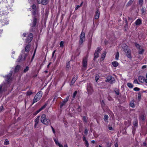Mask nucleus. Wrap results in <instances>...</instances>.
<instances>
[{
	"label": "nucleus",
	"mask_w": 147,
	"mask_h": 147,
	"mask_svg": "<svg viewBox=\"0 0 147 147\" xmlns=\"http://www.w3.org/2000/svg\"><path fill=\"white\" fill-rule=\"evenodd\" d=\"M130 106L132 108H134L135 107L134 102L133 101H131L130 103Z\"/></svg>",
	"instance_id": "nucleus-28"
},
{
	"label": "nucleus",
	"mask_w": 147,
	"mask_h": 147,
	"mask_svg": "<svg viewBox=\"0 0 147 147\" xmlns=\"http://www.w3.org/2000/svg\"><path fill=\"white\" fill-rule=\"evenodd\" d=\"M119 53L118 52H117L116 54L115 55V59L116 60H118L119 59Z\"/></svg>",
	"instance_id": "nucleus-25"
},
{
	"label": "nucleus",
	"mask_w": 147,
	"mask_h": 147,
	"mask_svg": "<svg viewBox=\"0 0 147 147\" xmlns=\"http://www.w3.org/2000/svg\"><path fill=\"white\" fill-rule=\"evenodd\" d=\"M127 86L130 88H132L133 87V85L131 83H127Z\"/></svg>",
	"instance_id": "nucleus-27"
},
{
	"label": "nucleus",
	"mask_w": 147,
	"mask_h": 147,
	"mask_svg": "<svg viewBox=\"0 0 147 147\" xmlns=\"http://www.w3.org/2000/svg\"><path fill=\"white\" fill-rule=\"evenodd\" d=\"M88 58V56H86L84 57L83 58L82 63L83 66L84 67H87V64Z\"/></svg>",
	"instance_id": "nucleus-7"
},
{
	"label": "nucleus",
	"mask_w": 147,
	"mask_h": 147,
	"mask_svg": "<svg viewBox=\"0 0 147 147\" xmlns=\"http://www.w3.org/2000/svg\"><path fill=\"white\" fill-rule=\"evenodd\" d=\"M32 94V92L30 90L26 92V94L28 96H30Z\"/></svg>",
	"instance_id": "nucleus-30"
},
{
	"label": "nucleus",
	"mask_w": 147,
	"mask_h": 147,
	"mask_svg": "<svg viewBox=\"0 0 147 147\" xmlns=\"http://www.w3.org/2000/svg\"><path fill=\"white\" fill-rule=\"evenodd\" d=\"M64 42L62 41H61L60 43V47H63L64 46Z\"/></svg>",
	"instance_id": "nucleus-37"
},
{
	"label": "nucleus",
	"mask_w": 147,
	"mask_h": 147,
	"mask_svg": "<svg viewBox=\"0 0 147 147\" xmlns=\"http://www.w3.org/2000/svg\"><path fill=\"white\" fill-rule=\"evenodd\" d=\"M70 67V65L69 62H68L67 63L66 67L68 68H69Z\"/></svg>",
	"instance_id": "nucleus-41"
},
{
	"label": "nucleus",
	"mask_w": 147,
	"mask_h": 147,
	"mask_svg": "<svg viewBox=\"0 0 147 147\" xmlns=\"http://www.w3.org/2000/svg\"><path fill=\"white\" fill-rule=\"evenodd\" d=\"M51 128L53 130V133H54V134H55V131L54 130V128L52 126H51Z\"/></svg>",
	"instance_id": "nucleus-57"
},
{
	"label": "nucleus",
	"mask_w": 147,
	"mask_h": 147,
	"mask_svg": "<svg viewBox=\"0 0 147 147\" xmlns=\"http://www.w3.org/2000/svg\"><path fill=\"white\" fill-rule=\"evenodd\" d=\"M109 129L110 130H113V127L111 126L109 127Z\"/></svg>",
	"instance_id": "nucleus-61"
},
{
	"label": "nucleus",
	"mask_w": 147,
	"mask_h": 147,
	"mask_svg": "<svg viewBox=\"0 0 147 147\" xmlns=\"http://www.w3.org/2000/svg\"><path fill=\"white\" fill-rule=\"evenodd\" d=\"M131 123L130 121H126L125 122V124L126 126L127 127H128L131 125Z\"/></svg>",
	"instance_id": "nucleus-22"
},
{
	"label": "nucleus",
	"mask_w": 147,
	"mask_h": 147,
	"mask_svg": "<svg viewBox=\"0 0 147 147\" xmlns=\"http://www.w3.org/2000/svg\"><path fill=\"white\" fill-rule=\"evenodd\" d=\"M115 92L116 94L118 95H119V90H117L115 91Z\"/></svg>",
	"instance_id": "nucleus-50"
},
{
	"label": "nucleus",
	"mask_w": 147,
	"mask_h": 147,
	"mask_svg": "<svg viewBox=\"0 0 147 147\" xmlns=\"http://www.w3.org/2000/svg\"><path fill=\"white\" fill-rule=\"evenodd\" d=\"M69 98V97H67L65 99L63 100L60 103L59 106L60 108H62L63 106L65 105L66 102L68 100Z\"/></svg>",
	"instance_id": "nucleus-8"
},
{
	"label": "nucleus",
	"mask_w": 147,
	"mask_h": 147,
	"mask_svg": "<svg viewBox=\"0 0 147 147\" xmlns=\"http://www.w3.org/2000/svg\"><path fill=\"white\" fill-rule=\"evenodd\" d=\"M77 92L76 91H75L74 92L73 94V98H74L76 96V95L77 94Z\"/></svg>",
	"instance_id": "nucleus-38"
},
{
	"label": "nucleus",
	"mask_w": 147,
	"mask_h": 147,
	"mask_svg": "<svg viewBox=\"0 0 147 147\" xmlns=\"http://www.w3.org/2000/svg\"><path fill=\"white\" fill-rule=\"evenodd\" d=\"M115 80L114 77L111 76H108L106 78L105 82H109L110 84H113L115 82Z\"/></svg>",
	"instance_id": "nucleus-3"
},
{
	"label": "nucleus",
	"mask_w": 147,
	"mask_h": 147,
	"mask_svg": "<svg viewBox=\"0 0 147 147\" xmlns=\"http://www.w3.org/2000/svg\"><path fill=\"white\" fill-rule=\"evenodd\" d=\"M105 55L106 54L105 53H103L102 55V58L103 59L104 58L105 56Z\"/></svg>",
	"instance_id": "nucleus-55"
},
{
	"label": "nucleus",
	"mask_w": 147,
	"mask_h": 147,
	"mask_svg": "<svg viewBox=\"0 0 147 147\" xmlns=\"http://www.w3.org/2000/svg\"><path fill=\"white\" fill-rule=\"evenodd\" d=\"M99 15L100 12H99L98 10L97 9L95 13V14L94 16V18L96 19H98L99 17Z\"/></svg>",
	"instance_id": "nucleus-15"
},
{
	"label": "nucleus",
	"mask_w": 147,
	"mask_h": 147,
	"mask_svg": "<svg viewBox=\"0 0 147 147\" xmlns=\"http://www.w3.org/2000/svg\"><path fill=\"white\" fill-rule=\"evenodd\" d=\"M108 118H109V117L107 115H105L104 116V120L105 121L108 122L107 121H108Z\"/></svg>",
	"instance_id": "nucleus-32"
},
{
	"label": "nucleus",
	"mask_w": 147,
	"mask_h": 147,
	"mask_svg": "<svg viewBox=\"0 0 147 147\" xmlns=\"http://www.w3.org/2000/svg\"><path fill=\"white\" fill-rule=\"evenodd\" d=\"M40 121L42 123L47 125H49L51 124L50 120L47 118L46 115L45 114L42 115Z\"/></svg>",
	"instance_id": "nucleus-1"
},
{
	"label": "nucleus",
	"mask_w": 147,
	"mask_h": 147,
	"mask_svg": "<svg viewBox=\"0 0 147 147\" xmlns=\"http://www.w3.org/2000/svg\"><path fill=\"white\" fill-rule=\"evenodd\" d=\"M27 56V55L26 54H25V55L24 58L23 59V60H25L26 59V58Z\"/></svg>",
	"instance_id": "nucleus-60"
},
{
	"label": "nucleus",
	"mask_w": 147,
	"mask_h": 147,
	"mask_svg": "<svg viewBox=\"0 0 147 147\" xmlns=\"http://www.w3.org/2000/svg\"><path fill=\"white\" fill-rule=\"evenodd\" d=\"M99 79V77L97 76H95V80L96 82H97L98 80Z\"/></svg>",
	"instance_id": "nucleus-51"
},
{
	"label": "nucleus",
	"mask_w": 147,
	"mask_h": 147,
	"mask_svg": "<svg viewBox=\"0 0 147 147\" xmlns=\"http://www.w3.org/2000/svg\"><path fill=\"white\" fill-rule=\"evenodd\" d=\"M134 90L135 91H138L140 90V89L138 87H135L134 88Z\"/></svg>",
	"instance_id": "nucleus-44"
},
{
	"label": "nucleus",
	"mask_w": 147,
	"mask_h": 147,
	"mask_svg": "<svg viewBox=\"0 0 147 147\" xmlns=\"http://www.w3.org/2000/svg\"><path fill=\"white\" fill-rule=\"evenodd\" d=\"M11 75L12 74L11 73H9V74L5 76V80L6 81H7L9 79L11 76Z\"/></svg>",
	"instance_id": "nucleus-17"
},
{
	"label": "nucleus",
	"mask_w": 147,
	"mask_h": 147,
	"mask_svg": "<svg viewBox=\"0 0 147 147\" xmlns=\"http://www.w3.org/2000/svg\"><path fill=\"white\" fill-rule=\"evenodd\" d=\"M82 3H83V2L81 4V5H77L75 8V10H77L80 7V6H81Z\"/></svg>",
	"instance_id": "nucleus-42"
},
{
	"label": "nucleus",
	"mask_w": 147,
	"mask_h": 147,
	"mask_svg": "<svg viewBox=\"0 0 147 147\" xmlns=\"http://www.w3.org/2000/svg\"><path fill=\"white\" fill-rule=\"evenodd\" d=\"M87 90L89 95H91L93 92L92 87L91 84H88Z\"/></svg>",
	"instance_id": "nucleus-4"
},
{
	"label": "nucleus",
	"mask_w": 147,
	"mask_h": 147,
	"mask_svg": "<svg viewBox=\"0 0 147 147\" xmlns=\"http://www.w3.org/2000/svg\"><path fill=\"white\" fill-rule=\"evenodd\" d=\"M125 23H126V26H127V24H128V22H127V19L125 18Z\"/></svg>",
	"instance_id": "nucleus-62"
},
{
	"label": "nucleus",
	"mask_w": 147,
	"mask_h": 147,
	"mask_svg": "<svg viewBox=\"0 0 147 147\" xmlns=\"http://www.w3.org/2000/svg\"><path fill=\"white\" fill-rule=\"evenodd\" d=\"M145 78L143 76H140L138 77V80L141 83H143L145 82Z\"/></svg>",
	"instance_id": "nucleus-12"
},
{
	"label": "nucleus",
	"mask_w": 147,
	"mask_h": 147,
	"mask_svg": "<svg viewBox=\"0 0 147 147\" xmlns=\"http://www.w3.org/2000/svg\"><path fill=\"white\" fill-rule=\"evenodd\" d=\"M39 118V116H38L34 120L35 124L34 127L35 128H36V126L38 123Z\"/></svg>",
	"instance_id": "nucleus-14"
},
{
	"label": "nucleus",
	"mask_w": 147,
	"mask_h": 147,
	"mask_svg": "<svg viewBox=\"0 0 147 147\" xmlns=\"http://www.w3.org/2000/svg\"><path fill=\"white\" fill-rule=\"evenodd\" d=\"M32 7L33 10H36V6L35 4L32 5Z\"/></svg>",
	"instance_id": "nucleus-36"
},
{
	"label": "nucleus",
	"mask_w": 147,
	"mask_h": 147,
	"mask_svg": "<svg viewBox=\"0 0 147 147\" xmlns=\"http://www.w3.org/2000/svg\"><path fill=\"white\" fill-rule=\"evenodd\" d=\"M85 40V34L84 32H82L80 35V39L79 43L80 45L82 44Z\"/></svg>",
	"instance_id": "nucleus-5"
},
{
	"label": "nucleus",
	"mask_w": 147,
	"mask_h": 147,
	"mask_svg": "<svg viewBox=\"0 0 147 147\" xmlns=\"http://www.w3.org/2000/svg\"><path fill=\"white\" fill-rule=\"evenodd\" d=\"M37 2L38 4H42V0H37Z\"/></svg>",
	"instance_id": "nucleus-47"
},
{
	"label": "nucleus",
	"mask_w": 147,
	"mask_h": 147,
	"mask_svg": "<svg viewBox=\"0 0 147 147\" xmlns=\"http://www.w3.org/2000/svg\"><path fill=\"white\" fill-rule=\"evenodd\" d=\"M123 51L125 52H126V51L128 50L127 49V45H125L123 48Z\"/></svg>",
	"instance_id": "nucleus-29"
},
{
	"label": "nucleus",
	"mask_w": 147,
	"mask_h": 147,
	"mask_svg": "<svg viewBox=\"0 0 147 147\" xmlns=\"http://www.w3.org/2000/svg\"><path fill=\"white\" fill-rule=\"evenodd\" d=\"M9 144V142L7 139H6L4 141V144L7 145Z\"/></svg>",
	"instance_id": "nucleus-31"
},
{
	"label": "nucleus",
	"mask_w": 147,
	"mask_h": 147,
	"mask_svg": "<svg viewBox=\"0 0 147 147\" xmlns=\"http://www.w3.org/2000/svg\"><path fill=\"white\" fill-rule=\"evenodd\" d=\"M112 64L114 67H117L119 65V63L117 61H115L112 63Z\"/></svg>",
	"instance_id": "nucleus-19"
},
{
	"label": "nucleus",
	"mask_w": 147,
	"mask_h": 147,
	"mask_svg": "<svg viewBox=\"0 0 147 147\" xmlns=\"http://www.w3.org/2000/svg\"><path fill=\"white\" fill-rule=\"evenodd\" d=\"M135 45H136V47H137L138 48H140V46L139 44H136Z\"/></svg>",
	"instance_id": "nucleus-58"
},
{
	"label": "nucleus",
	"mask_w": 147,
	"mask_h": 147,
	"mask_svg": "<svg viewBox=\"0 0 147 147\" xmlns=\"http://www.w3.org/2000/svg\"><path fill=\"white\" fill-rule=\"evenodd\" d=\"M59 146V147H63V145L60 144V143L58 144L57 145Z\"/></svg>",
	"instance_id": "nucleus-63"
},
{
	"label": "nucleus",
	"mask_w": 147,
	"mask_h": 147,
	"mask_svg": "<svg viewBox=\"0 0 147 147\" xmlns=\"http://www.w3.org/2000/svg\"><path fill=\"white\" fill-rule=\"evenodd\" d=\"M47 104H45V105H44L43 106L41 107L40 109L41 110V111L42 110L44 109L45 108L46 106H47Z\"/></svg>",
	"instance_id": "nucleus-34"
},
{
	"label": "nucleus",
	"mask_w": 147,
	"mask_h": 147,
	"mask_svg": "<svg viewBox=\"0 0 147 147\" xmlns=\"http://www.w3.org/2000/svg\"><path fill=\"white\" fill-rule=\"evenodd\" d=\"M37 23V19L34 17L33 18V21L30 24V26L32 28L34 27Z\"/></svg>",
	"instance_id": "nucleus-10"
},
{
	"label": "nucleus",
	"mask_w": 147,
	"mask_h": 147,
	"mask_svg": "<svg viewBox=\"0 0 147 147\" xmlns=\"http://www.w3.org/2000/svg\"><path fill=\"white\" fill-rule=\"evenodd\" d=\"M83 140L84 142L87 141L86 138L84 136H83Z\"/></svg>",
	"instance_id": "nucleus-54"
},
{
	"label": "nucleus",
	"mask_w": 147,
	"mask_h": 147,
	"mask_svg": "<svg viewBox=\"0 0 147 147\" xmlns=\"http://www.w3.org/2000/svg\"><path fill=\"white\" fill-rule=\"evenodd\" d=\"M88 132V129H85L84 131V133L86 135H87V134Z\"/></svg>",
	"instance_id": "nucleus-52"
},
{
	"label": "nucleus",
	"mask_w": 147,
	"mask_h": 147,
	"mask_svg": "<svg viewBox=\"0 0 147 147\" xmlns=\"http://www.w3.org/2000/svg\"><path fill=\"white\" fill-rule=\"evenodd\" d=\"M20 68V66L19 65H17L15 69V72H18Z\"/></svg>",
	"instance_id": "nucleus-23"
},
{
	"label": "nucleus",
	"mask_w": 147,
	"mask_h": 147,
	"mask_svg": "<svg viewBox=\"0 0 147 147\" xmlns=\"http://www.w3.org/2000/svg\"><path fill=\"white\" fill-rule=\"evenodd\" d=\"M138 121L137 119H136L133 122V124L134 126L137 127L138 126Z\"/></svg>",
	"instance_id": "nucleus-21"
},
{
	"label": "nucleus",
	"mask_w": 147,
	"mask_h": 147,
	"mask_svg": "<svg viewBox=\"0 0 147 147\" xmlns=\"http://www.w3.org/2000/svg\"><path fill=\"white\" fill-rule=\"evenodd\" d=\"M77 111L79 112H80L81 111V109L80 106H78L77 109Z\"/></svg>",
	"instance_id": "nucleus-56"
},
{
	"label": "nucleus",
	"mask_w": 147,
	"mask_h": 147,
	"mask_svg": "<svg viewBox=\"0 0 147 147\" xmlns=\"http://www.w3.org/2000/svg\"><path fill=\"white\" fill-rule=\"evenodd\" d=\"M49 0H42V4L44 5H46L48 2Z\"/></svg>",
	"instance_id": "nucleus-24"
},
{
	"label": "nucleus",
	"mask_w": 147,
	"mask_h": 147,
	"mask_svg": "<svg viewBox=\"0 0 147 147\" xmlns=\"http://www.w3.org/2000/svg\"><path fill=\"white\" fill-rule=\"evenodd\" d=\"M85 144L86 145V146L87 147H88L89 146V143H88V141L87 140L85 142Z\"/></svg>",
	"instance_id": "nucleus-46"
},
{
	"label": "nucleus",
	"mask_w": 147,
	"mask_h": 147,
	"mask_svg": "<svg viewBox=\"0 0 147 147\" xmlns=\"http://www.w3.org/2000/svg\"><path fill=\"white\" fill-rule=\"evenodd\" d=\"M77 78V77L76 76H75L74 77V78H72V80L71 82V85H72L74 84V83H75V82Z\"/></svg>",
	"instance_id": "nucleus-16"
},
{
	"label": "nucleus",
	"mask_w": 147,
	"mask_h": 147,
	"mask_svg": "<svg viewBox=\"0 0 147 147\" xmlns=\"http://www.w3.org/2000/svg\"><path fill=\"white\" fill-rule=\"evenodd\" d=\"M144 51V50L143 49H142V50H140L139 52V53L140 54H142Z\"/></svg>",
	"instance_id": "nucleus-40"
},
{
	"label": "nucleus",
	"mask_w": 147,
	"mask_h": 147,
	"mask_svg": "<svg viewBox=\"0 0 147 147\" xmlns=\"http://www.w3.org/2000/svg\"><path fill=\"white\" fill-rule=\"evenodd\" d=\"M135 23L136 26H140L142 24V20L140 19H138L135 21Z\"/></svg>",
	"instance_id": "nucleus-11"
},
{
	"label": "nucleus",
	"mask_w": 147,
	"mask_h": 147,
	"mask_svg": "<svg viewBox=\"0 0 147 147\" xmlns=\"http://www.w3.org/2000/svg\"><path fill=\"white\" fill-rule=\"evenodd\" d=\"M143 0H139V3L140 5H142L143 2Z\"/></svg>",
	"instance_id": "nucleus-45"
},
{
	"label": "nucleus",
	"mask_w": 147,
	"mask_h": 147,
	"mask_svg": "<svg viewBox=\"0 0 147 147\" xmlns=\"http://www.w3.org/2000/svg\"><path fill=\"white\" fill-rule=\"evenodd\" d=\"M142 13L143 14H146V9L145 7H142L141 9Z\"/></svg>",
	"instance_id": "nucleus-20"
},
{
	"label": "nucleus",
	"mask_w": 147,
	"mask_h": 147,
	"mask_svg": "<svg viewBox=\"0 0 147 147\" xmlns=\"http://www.w3.org/2000/svg\"><path fill=\"white\" fill-rule=\"evenodd\" d=\"M29 70V67L28 66H27L25 69L24 70V73L26 72Z\"/></svg>",
	"instance_id": "nucleus-35"
},
{
	"label": "nucleus",
	"mask_w": 147,
	"mask_h": 147,
	"mask_svg": "<svg viewBox=\"0 0 147 147\" xmlns=\"http://www.w3.org/2000/svg\"><path fill=\"white\" fill-rule=\"evenodd\" d=\"M125 53H126V56L128 58L130 59L131 58V51L130 50L128 49Z\"/></svg>",
	"instance_id": "nucleus-13"
},
{
	"label": "nucleus",
	"mask_w": 147,
	"mask_h": 147,
	"mask_svg": "<svg viewBox=\"0 0 147 147\" xmlns=\"http://www.w3.org/2000/svg\"><path fill=\"white\" fill-rule=\"evenodd\" d=\"M141 94L140 93H139L138 95V98L139 100L141 99Z\"/></svg>",
	"instance_id": "nucleus-39"
},
{
	"label": "nucleus",
	"mask_w": 147,
	"mask_h": 147,
	"mask_svg": "<svg viewBox=\"0 0 147 147\" xmlns=\"http://www.w3.org/2000/svg\"><path fill=\"white\" fill-rule=\"evenodd\" d=\"M101 49L100 47H98L95 51L94 59L95 60L99 56V53Z\"/></svg>",
	"instance_id": "nucleus-6"
},
{
	"label": "nucleus",
	"mask_w": 147,
	"mask_h": 147,
	"mask_svg": "<svg viewBox=\"0 0 147 147\" xmlns=\"http://www.w3.org/2000/svg\"><path fill=\"white\" fill-rule=\"evenodd\" d=\"M82 119L83 121L86 123L87 122V118L86 116H84L82 117Z\"/></svg>",
	"instance_id": "nucleus-33"
},
{
	"label": "nucleus",
	"mask_w": 147,
	"mask_h": 147,
	"mask_svg": "<svg viewBox=\"0 0 147 147\" xmlns=\"http://www.w3.org/2000/svg\"><path fill=\"white\" fill-rule=\"evenodd\" d=\"M3 109V106H1L0 107V113L2 111Z\"/></svg>",
	"instance_id": "nucleus-59"
},
{
	"label": "nucleus",
	"mask_w": 147,
	"mask_h": 147,
	"mask_svg": "<svg viewBox=\"0 0 147 147\" xmlns=\"http://www.w3.org/2000/svg\"><path fill=\"white\" fill-rule=\"evenodd\" d=\"M36 13V10H33V11H32V13L34 15Z\"/></svg>",
	"instance_id": "nucleus-53"
},
{
	"label": "nucleus",
	"mask_w": 147,
	"mask_h": 147,
	"mask_svg": "<svg viewBox=\"0 0 147 147\" xmlns=\"http://www.w3.org/2000/svg\"><path fill=\"white\" fill-rule=\"evenodd\" d=\"M140 119L143 121H144V116L143 115L140 116Z\"/></svg>",
	"instance_id": "nucleus-43"
},
{
	"label": "nucleus",
	"mask_w": 147,
	"mask_h": 147,
	"mask_svg": "<svg viewBox=\"0 0 147 147\" xmlns=\"http://www.w3.org/2000/svg\"><path fill=\"white\" fill-rule=\"evenodd\" d=\"M133 2V1H131V0H130V1L128 2L127 3V7L129 6H130L132 4Z\"/></svg>",
	"instance_id": "nucleus-26"
},
{
	"label": "nucleus",
	"mask_w": 147,
	"mask_h": 147,
	"mask_svg": "<svg viewBox=\"0 0 147 147\" xmlns=\"http://www.w3.org/2000/svg\"><path fill=\"white\" fill-rule=\"evenodd\" d=\"M42 91H40L38 92L35 96L33 99V104L38 101L42 97Z\"/></svg>",
	"instance_id": "nucleus-2"
},
{
	"label": "nucleus",
	"mask_w": 147,
	"mask_h": 147,
	"mask_svg": "<svg viewBox=\"0 0 147 147\" xmlns=\"http://www.w3.org/2000/svg\"><path fill=\"white\" fill-rule=\"evenodd\" d=\"M54 141H55V142L56 144H57V145L58 144H59V142H58L57 140L56 139H54Z\"/></svg>",
	"instance_id": "nucleus-49"
},
{
	"label": "nucleus",
	"mask_w": 147,
	"mask_h": 147,
	"mask_svg": "<svg viewBox=\"0 0 147 147\" xmlns=\"http://www.w3.org/2000/svg\"><path fill=\"white\" fill-rule=\"evenodd\" d=\"M33 35L32 33L30 34L28 36V38L26 39V42L28 43H30L32 40Z\"/></svg>",
	"instance_id": "nucleus-9"
},
{
	"label": "nucleus",
	"mask_w": 147,
	"mask_h": 147,
	"mask_svg": "<svg viewBox=\"0 0 147 147\" xmlns=\"http://www.w3.org/2000/svg\"><path fill=\"white\" fill-rule=\"evenodd\" d=\"M146 65H144L142 66V69H144L146 68Z\"/></svg>",
	"instance_id": "nucleus-64"
},
{
	"label": "nucleus",
	"mask_w": 147,
	"mask_h": 147,
	"mask_svg": "<svg viewBox=\"0 0 147 147\" xmlns=\"http://www.w3.org/2000/svg\"><path fill=\"white\" fill-rule=\"evenodd\" d=\"M30 45L29 44L27 45L25 48V51L26 52H28L29 51L30 48Z\"/></svg>",
	"instance_id": "nucleus-18"
},
{
	"label": "nucleus",
	"mask_w": 147,
	"mask_h": 147,
	"mask_svg": "<svg viewBox=\"0 0 147 147\" xmlns=\"http://www.w3.org/2000/svg\"><path fill=\"white\" fill-rule=\"evenodd\" d=\"M134 83L135 84H140L139 83H138V80L136 79L134 81Z\"/></svg>",
	"instance_id": "nucleus-48"
}]
</instances>
